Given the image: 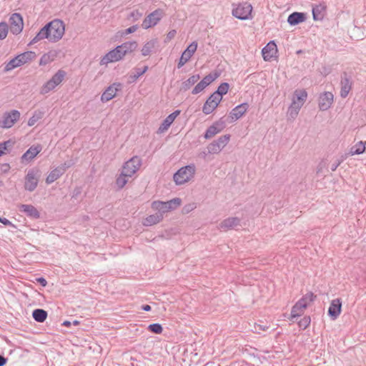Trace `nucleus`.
Segmentation results:
<instances>
[{
	"label": "nucleus",
	"instance_id": "nucleus-54",
	"mask_svg": "<svg viewBox=\"0 0 366 366\" xmlns=\"http://www.w3.org/2000/svg\"><path fill=\"white\" fill-rule=\"evenodd\" d=\"M137 30V26H132L125 30V34H129L135 32Z\"/></svg>",
	"mask_w": 366,
	"mask_h": 366
},
{
	"label": "nucleus",
	"instance_id": "nucleus-41",
	"mask_svg": "<svg viewBox=\"0 0 366 366\" xmlns=\"http://www.w3.org/2000/svg\"><path fill=\"white\" fill-rule=\"evenodd\" d=\"M229 89V84L227 83H222L219 87L217 88V90L214 92V94H216L218 98H222L224 94H226Z\"/></svg>",
	"mask_w": 366,
	"mask_h": 366
},
{
	"label": "nucleus",
	"instance_id": "nucleus-2",
	"mask_svg": "<svg viewBox=\"0 0 366 366\" xmlns=\"http://www.w3.org/2000/svg\"><path fill=\"white\" fill-rule=\"evenodd\" d=\"M307 98V92L305 89H298L295 90L292 97V102L287 110L288 117L291 119H294L297 117L300 110L304 105Z\"/></svg>",
	"mask_w": 366,
	"mask_h": 366
},
{
	"label": "nucleus",
	"instance_id": "nucleus-5",
	"mask_svg": "<svg viewBox=\"0 0 366 366\" xmlns=\"http://www.w3.org/2000/svg\"><path fill=\"white\" fill-rule=\"evenodd\" d=\"M35 56L36 54L33 51H26L19 54L6 64L4 71L5 72L11 71L12 69L31 61L35 58Z\"/></svg>",
	"mask_w": 366,
	"mask_h": 366
},
{
	"label": "nucleus",
	"instance_id": "nucleus-42",
	"mask_svg": "<svg viewBox=\"0 0 366 366\" xmlns=\"http://www.w3.org/2000/svg\"><path fill=\"white\" fill-rule=\"evenodd\" d=\"M43 112L40 111L34 112L33 116L28 120V125L29 127L34 125L39 119L43 117Z\"/></svg>",
	"mask_w": 366,
	"mask_h": 366
},
{
	"label": "nucleus",
	"instance_id": "nucleus-53",
	"mask_svg": "<svg viewBox=\"0 0 366 366\" xmlns=\"http://www.w3.org/2000/svg\"><path fill=\"white\" fill-rule=\"evenodd\" d=\"M342 162V159H336L335 160L332 164H331V166H330V169L332 171H335L337 169V168L339 167V165L341 164V162Z\"/></svg>",
	"mask_w": 366,
	"mask_h": 366
},
{
	"label": "nucleus",
	"instance_id": "nucleus-10",
	"mask_svg": "<svg viewBox=\"0 0 366 366\" xmlns=\"http://www.w3.org/2000/svg\"><path fill=\"white\" fill-rule=\"evenodd\" d=\"M124 58L122 52L117 46L115 49L106 54L100 61L101 65H107L109 63L117 62Z\"/></svg>",
	"mask_w": 366,
	"mask_h": 366
},
{
	"label": "nucleus",
	"instance_id": "nucleus-13",
	"mask_svg": "<svg viewBox=\"0 0 366 366\" xmlns=\"http://www.w3.org/2000/svg\"><path fill=\"white\" fill-rule=\"evenodd\" d=\"M10 31L14 34H19L24 27V23L21 16L19 14L14 13L9 18Z\"/></svg>",
	"mask_w": 366,
	"mask_h": 366
},
{
	"label": "nucleus",
	"instance_id": "nucleus-51",
	"mask_svg": "<svg viewBox=\"0 0 366 366\" xmlns=\"http://www.w3.org/2000/svg\"><path fill=\"white\" fill-rule=\"evenodd\" d=\"M74 164V162L72 159L68 160L62 164L61 166L58 167L59 168L64 169V172L66 170V169L71 167Z\"/></svg>",
	"mask_w": 366,
	"mask_h": 366
},
{
	"label": "nucleus",
	"instance_id": "nucleus-30",
	"mask_svg": "<svg viewBox=\"0 0 366 366\" xmlns=\"http://www.w3.org/2000/svg\"><path fill=\"white\" fill-rule=\"evenodd\" d=\"M118 46L119 47L123 56H124L126 54L132 53L137 49V43L134 41H127L123 43L121 45H119Z\"/></svg>",
	"mask_w": 366,
	"mask_h": 366
},
{
	"label": "nucleus",
	"instance_id": "nucleus-46",
	"mask_svg": "<svg viewBox=\"0 0 366 366\" xmlns=\"http://www.w3.org/2000/svg\"><path fill=\"white\" fill-rule=\"evenodd\" d=\"M207 150L209 154H218L222 151L214 141L207 146Z\"/></svg>",
	"mask_w": 366,
	"mask_h": 366
},
{
	"label": "nucleus",
	"instance_id": "nucleus-22",
	"mask_svg": "<svg viewBox=\"0 0 366 366\" xmlns=\"http://www.w3.org/2000/svg\"><path fill=\"white\" fill-rule=\"evenodd\" d=\"M342 302L340 299H335L332 300L329 310L328 315L332 320H336L341 313Z\"/></svg>",
	"mask_w": 366,
	"mask_h": 366
},
{
	"label": "nucleus",
	"instance_id": "nucleus-57",
	"mask_svg": "<svg viewBox=\"0 0 366 366\" xmlns=\"http://www.w3.org/2000/svg\"><path fill=\"white\" fill-rule=\"evenodd\" d=\"M37 282H39L43 287H45L47 284L46 280L43 277L38 278Z\"/></svg>",
	"mask_w": 366,
	"mask_h": 366
},
{
	"label": "nucleus",
	"instance_id": "nucleus-15",
	"mask_svg": "<svg viewBox=\"0 0 366 366\" xmlns=\"http://www.w3.org/2000/svg\"><path fill=\"white\" fill-rule=\"evenodd\" d=\"M218 77L217 74H209L204 76L193 89L192 93L197 94L202 92L207 86L212 83Z\"/></svg>",
	"mask_w": 366,
	"mask_h": 366
},
{
	"label": "nucleus",
	"instance_id": "nucleus-60",
	"mask_svg": "<svg viewBox=\"0 0 366 366\" xmlns=\"http://www.w3.org/2000/svg\"><path fill=\"white\" fill-rule=\"evenodd\" d=\"M142 310L144 311H149L151 310V307L148 305H145L142 306Z\"/></svg>",
	"mask_w": 366,
	"mask_h": 366
},
{
	"label": "nucleus",
	"instance_id": "nucleus-11",
	"mask_svg": "<svg viewBox=\"0 0 366 366\" xmlns=\"http://www.w3.org/2000/svg\"><path fill=\"white\" fill-rule=\"evenodd\" d=\"M141 164V159L138 157H133L124 164L122 172L126 173L127 176L132 177L139 169Z\"/></svg>",
	"mask_w": 366,
	"mask_h": 366
},
{
	"label": "nucleus",
	"instance_id": "nucleus-21",
	"mask_svg": "<svg viewBox=\"0 0 366 366\" xmlns=\"http://www.w3.org/2000/svg\"><path fill=\"white\" fill-rule=\"evenodd\" d=\"M249 105L247 103L241 104L234 107L229 114V118L232 122H234L241 118L247 111Z\"/></svg>",
	"mask_w": 366,
	"mask_h": 366
},
{
	"label": "nucleus",
	"instance_id": "nucleus-8",
	"mask_svg": "<svg viewBox=\"0 0 366 366\" xmlns=\"http://www.w3.org/2000/svg\"><path fill=\"white\" fill-rule=\"evenodd\" d=\"M21 114L18 110H11L3 114L0 120V127L9 129L20 119Z\"/></svg>",
	"mask_w": 366,
	"mask_h": 366
},
{
	"label": "nucleus",
	"instance_id": "nucleus-33",
	"mask_svg": "<svg viewBox=\"0 0 366 366\" xmlns=\"http://www.w3.org/2000/svg\"><path fill=\"white\" fill-rule=\"evenodd\" d=\"M157 44V40L156 39L147 41V43H145V44L143 46L142 49V54L143 56L149 55L150 53L154 49Z\"/></svg>",
	"mask_w": 366,
	"mask_h": 366
},
{
	"label": "nucleus",
	"instance_id": "nucleus-26",
	"mask_svg": "<svg viewBox=\"0 0 366 366\" xmlns=\"http://www.w3.org/2000/svg\"><path fill=\"white\" fill-rule=\"evenodd\" d=\"M19 209L29 217L38 219L40 217V213L37 209L31 204H20Z\"/></svg>",
	"mask_w": 366,
	"mask_h": 366
},
{
	"label": "nucleus",
	"instance_id": "nucleus-24",
	"mask_svg": "<svg viewBox=\"0 0 366 366\" xmlns=\"http://www.w3.org/2000/svg\"><path fill=\"white\" fill-rule=\"evenodd\" d=\"M224 123L222 121L215 122L207 129L204 134L205 139L212 138L217 134L222 132L224 129Z\"/></svg>",
	"mask_w": 366,
	"mask_h": 366
},
{
	"label": "nucleus",
	"instance_id": "nucleus-37",
	"mask_svg": "<svg viewBox=\"0 0 366 366\" xmlns=\"http://www.w3.org/2000/svg\"><path fill=\"white\" fill-rule=\"evenodd\" d=\"M365 144L366 142H363L362 141L357 142L355 145H354L350 150V153L352 155L354 154H362L365 150Z\"/></svg>",
	"mask_w": 366,
	"mask_h": 366
},
{
	"label": "nucleus",
	"instance_id": "nucleus-4",
	"mask_svg": "<svg viewBox=\"0 0 366 366\" xmlns=\"http://www.w3.org/2000/svg\"><path fill=\"white\" fill-rule=\"evenodd\" d=\"M196 167L192 164L180 168L173 177L177 185L184 184L190 181L194 176Z\"/></svg>",
	"mask_w": 366,
	"mask_h": 366
},
{
	"label": "nucleus",
	"instance_id": "nucleus-29",
	"mask_svg": "<svg viewBox=\"0 0 366 366\" xmlns=\"http://www.w3.org/2000/svg\"><path fill=\"white\" fill-rule=\"evenodd\" d=\"M162 219V215L157 212L156 214H151L146 217L143 220L142 224L146 227H149L160 222Z\"/></svg>",
	"mask_w": 366,
	"mask_h": 366
},
{
	"label": "nucleus",
	"instance_id": "nucleus-40",
	"mask_svg": "<svg viewBox=\"0 0 366 366\" xmlns=\"http://www.w3.org/2000/svg\"><path fill=\"white\" fill-rule=\"evenodd\" d=\"M129 176H127L126 173L122 171L121 174L117 177L116 184L119 188H123L124 185L128 182Z\"/></svg>",
	"mask_w": 366,
	"mask_h": 366
},
{
	"label": "nucleus",
	"instance_id": "nucleus-25",
	"mask_svg": "<svg viewBox=\"0 0 366 366\" xmlns=\"http://www.w3.org/2000/svg\"><path fill=\"white\" fill-rule=\"evenodd\" d=\"M42 147L41 145L37 144L31 146L27 151L21 156V162H29L36 157L41 151Z\"/></svg>",
	"mask_w": 366,
	"mask_h": 366
},
{
	"label": "nucleus",
	"instance_id": "nucleus-17",
	"mask_svg": "<svg viewBox=\"0 0 366 366\" xmlns=\"http://www.w3.org/2000/svg\"><path fill=\"white\" fill-rule=\"evenodd\" d=\"M162 18V11L160 10H155L149 14L143 21L142 28L147 29L152 26H155Z\"/></svg>",
	"mask_w": 366,
	"mask_h": 366
},
{
	"label": "nucleus",
	"instance_id": "nucleus-20",
	"mask_svg": "<svg viewBox=\"0 0 366 366\" xmlns=\"http://www.w3.org/2000/svg\"><path fill=\"white\" fill-rule=\"evenodd\" d=\"M241 219L238 217H230L222 221L219 225V228L223 230L236 229L240 226Z\"/></svg>",
	"mask_w": 366,
	"mask_h": 366
},
{
	"label": "nucleus",
	"instance_id": "nucleus-7",
	"mask_svg": "<svg viewBox=\"0 0 366 366\" xmlns=\"http://www.w3.org/2000/svg\"><path fill=\"white\" fill-rule=\"evenodd\" d=\"M41 174L38 169H31L25 177L24 188L29 192H33L37 187Z\"/></svg>",
	"mask_w": 366,
	"mask_h": 366
},
{
	"label": "nucleus",
	"instance_id": "nucleus-28",
	"mask_svg": "<svg viewBox=\"0 0 366 366\" xmlns=\"http://www.w3.org/2000/svg\"><path fill=\"white\" fill-rule=\"evenodd\" d=\"M306 20V14L300 12H293L287 18V22L291 26H295Z\"/></svg>",
	"mask_w": 366,
	"mask_h": 366
},
{
	"label": "nucleus",
	"instance_id": "nucleus-62",
	"mask_svg": "<svg viewBox=\"0 0 366 366\" xmlns=\"http://www.w3.org/2000/svg\"><path fill=\"white\" fill-rule=\"evenodd\" d=\"M71 325V322H69V321H67V320H66V321H64V322H63V325L66 326V327H68V326H69V325Z\"/></svg>",
	"mask_w": 366,
	"mask_h": 366
},
{
	"label": "nucleus",
	"instance_id": "nucleus-56",
	"mask_svg": "<svg viewBox=\"0 0 366 366\" xmlns=\"http://www.w3.org/2000/svg\"><path fill=\"white\" fill-rule=\"evenodd\" d=\"M0 222L4 224V225H11V222L6 218L0 217Z\"/></svg>",
	"mask_w": 366,
	"mask_h": 366
},
{
	"label": "nucleus",
	"instance_id": "nucleus-45",
	"mask_svg": "<svg viewBox=\"0 0 366 366\" xmlns=\"http://www.w3.org/2000/svg\"><path fill=\"white\" fill-rule=\"evenodd\" d=\"M148 330L155 334H161L163 329L160 324L159 323H154L151 324L148 326Z\"/></svg>",
	"mask_w": 366,
	"mask_h": 366
},
{
	"label": "nucleus",
	"instance_id": "nucleus-14",
	"mask_svg": "<svg viewBox=\"0 0 366 366\" xmlns=\"http://www.w3.org/2000/svg\"><path fill=\"white\" fill-rule=\"evenodd\" d=\"M334 101V95L332 92H325L320 94L318 100L319 108L321 111L329 109Z\"/></svg>",
	"mask_w": 366,
	"mask_h": 366
},
{
	"label": "nucleus",
	"instance_id": "nucleus-12",
	"mask_svg": "<svg viewBox=\"0 0 366 366\" xmlns=\"http://www.w3.org/2000/svg\"><path fill=\"white\" fill-rule=\"evenodd\" d=\"M340 97L342 98H346L352 86V77L348 75L346 72H344L340 77Z\"/></svg>",
	"mask_w": 366,
	"mask_h": 366
},
{
	"label": "nucleus",
	"instance_id": "nucleus-19",
	"mask_svg": "<svg viewBox=\"0 0 366 366\" xmlns=\"http://www.w3.org/2000/svg\"><path fill=\"white\" fill-rule=\"evenodd\" d=\"M122 88V84L120 83H114L110 85L102 94L101 97V100L102 102H107L112 99H113L117 92L120 90Z\"/></svg>",
	"mask_w": 366,
	"mask_h": 366
},
{
	"label": "nucleus",
	"instance_id": "nucleus-16",
	"mask_svg": "<svg viewBox=\"0 0 366 366\" xmlns=\"http://www.w3.org/2000/svg\"><path fill=\"white\" fill-rule=\"evenodd\" d=\"M197 49V43L192 42L182 53L178 63V68L183 66L193 56Z\"/></svg>",
	"mask_w": 366,
	"mask_h": 366
},
{
	"label": "nucleus",
	"instance_id": "nucleus-43",
	"mask_svg": "<svg viewBox=\"0 0 366 366\" xmlns=\"http://www.w3.org/2000/svg\"><path fill=\"white\" fill-rule=\"evenodd\" d=\"M230 139V135L229 134H225L224 136L220 137L214 142L219 147L220 149L222 150L229 142Z\"/></svg>",
	"mask_w": 366,
	"mask_h": 366
},
{
	"label": "nucleus",
	"instance_id": "nucleus-47",
	"mask_svg": "<svg viewBox=\"0 0 366 366\" xmlns=\"http://www.w3.org/2000/svg\"><path fill=\"white\" fill-rule=\"evenodd\" d=\"M197 207V204L195 202H190L185 204L182 209V214H189L192 211H193Z\"/></svg>",
	"mask_w": 366,
	"mask_h": 366
},
{
	"label": "nucleus",
	"instance_id": "nucleus-9",
	"mask_svg": "<svg viewBox=\"0 0 366 366\" xmlns=\"http://www.w3.org/2000/svg\"><path fill=\"white\" fill-rule=\"evenodd\" d=\"M252 6L247 2L238 4L232 9V15L241 20L252 19Z\"/></svg>",
	"mask_w": 366,
	"mask_h": 366
},
{
	"label": "nucleus",
	"instance_id": "nucleus-36",
	"mask_svg": "<svg viewBox=\"0 0 366 366\" xmlns=\"http://www.w3.org/2000/svg\"><path fill=\"white\" fill-rule=\"evenodd\" d=\"M305 310L297 302L292 308L290 319L293 320L295 318L300 317L304 313Z\"/></svg>",
	"mask_w": 366,
	"mask_h": 366
},
{
	"label": "nucleus",
	"instance_id": "nucleus-48",
	"mask_svg": "<svg viewBox=\"0 0 366 366\" xmlns=\"http://www.w3.org/2000/svg\"><path fill=\"white\" fill-rule=\"evenodd\" d=\"M8 34V25L5 22L0 23V39H4Z\"/></svg>",
	"mask_w": 366,
	"mask_h": 366
},
{
	"label": "nucleus",
	"instance_id": "nucleus-38",
	"mask_svg": "<svg viewBox=\"0 0 366 366\" xmlns=\"http://www.w3.org/2000/svg\"><path fill=\"white\" fill-rule=\"evenodd\" d=\"M200 76L199 74L192 75L188 79L182 83V86L184 90L189 89L192 85L197 82Z\"/></svg>",
	"mask_w": 366,
	"mask_h": 366
},
{
	"label": "nucleus",
	"instance_id": "nucleus-18",
	"mask_svg": "<svg viewBox=\"0 0 366 366\" xmlns=\"http://www.w3.org/2000/svg\"><path fill=\"white\" fill-rule=\"evenodd\" d=\"M222 98H218L216 94H212L206 101L203 107L202 112L205 114H211L219 105Z\"/></svg>",
	"mask_w": 366,
	"mask_h": 366
},
{
	"label": "nucleus",
	"instance_id": "nucleus-1",
	"mask_svg": "<svg viewBox=\"0 0 366 366\" xmlns=\"http://www.w3.org/2000/svg\"><path fill=\"white\" fill-rule=\"evenodd\" d=\"M65 25L60 19H54L46 24L31 41L30 44L47 39L50 42H56L64 34Z\"/></svg>",
	"mask_w": 366,
	"mask_h": 366
},
{
	"label": "nucleus",
	"instance_id": "nucleus-27",
	"mask_svg": "<svg viewBox=\"0 0 366 366\" xmlns=\"http://www.w3.org/2000/svg\"><path fill=\"white\" fill-rule=\"evenodd\" d=\"M180 114L179 110H176L172 114H170L162 122L160 127L158 129L159 133H163L167 131L170 125L173 123L174 119L179 116Z\"/></svg>",
	"mask_w": 366,
	"mask_h": 366
},
{
	"label": "nucleus",
	"instance_id": "nucleus-58",
	"mask_svg": "<svg viewBox=\"0 0 366 366\" xmlns=\"http://www.w3.org/2000/svg\"><path fill=\"white\" fill-rule=\"evenodd\" d=\"M10 169V167L8 164H4L1 166V170L3 172H7Z\"/></svg>",
	"mask_w": 366,
	"mask_h": 366
},
{
	"label": "nucleus",
	"instance_id": "nucleus-63",
	"mask_svg": "<svg viewBox=\"0 0 366 366\" xmlns=\"http://www.w3.org/2000/svg\"><path fill=\"white\" fill-rule=\"evenodd\" d=\"M72 324L74 325H79V322L78 320H74V321H73Z\"/></svg>",
	"mask_w": 366,
	"mask_h": 366
},
{
	"label": "nucleus",
	"instance_id": "nucleus-61",
	"mask_svg": "<svg viewBox=\"0 0 366 366\" xmlns=\"http://www.w3.org/2000/svg\"><path fill=\"white\" fill-rule=\"evenodd\" d=\"M207 154H208V152H202L200 153L199 156L204 159V158H206Z\"/></svg>",
	"mask_w": 366,
	"mask_h": 366
},
{
	"label": "nucleus",
	"instance_id": "nucleus-35",
	"mask_svg": "<svg viewBox=\"0 0 366 366\" xmlns=\"http://www.w3.org/2000/svg\"><path fill=\"white\" fill-rule=\"evenodd\" d=\"M315 296L312 293H307L304 295L297 303L301 305L302 307L306 309L307 305L314 300Z\"/></svg>",
	"mask_w": 366,
	"mask_h": 366
},
{
	"label": "nucleus",
	"instance_id": "nucleus-52",
	"mask_svg": "<svg viewBox=\"0 0 366 366\" xmlns=\"http://www.w3.org/2000/svg\"><path fill=\"white\" fill-rule=\"evenodd\" d=\"M176 34H177L176 30H172V31H169L168 34H167L164 41L166 43L169 42L170 40H172L175 36Z\"/></svg>",
	"mask_w": 366,
	"mask_h": 366
},
{
	"label": "nucleus",
	"instance_id": "nucleus-50",
	"mask_svg": "<svg viewBox=\"0 0 366 366\" xmlns=\"http://www.w3.org/2000/svg\"><path fill=\"white\" fill-rule=\"evenodd\" d=\"M310 317L309 316L304 317L299 322V326L302 329H306L310 324Z\"/></svg>",
	"mask_w": 366,
	"mask_h": 366
},
{
	"label": "nucleus",
	"instance_id": "nucleus-34",
	"mask_svg": "<svg viewBox=\"0 0 366 366\" xmlns=\"http://www.w3.org/2000/svg\"><path fill=\"white\" fill-rule=\"evenodd\" d=\"M33 318L39 322H43L46 319L47 312L42 309H36L32 313Z\"/></svg>",
	"mask_w": 366,
	"mask_h": 366
},
{
	"label": "nucleus",
	"instance_id": "nucleus-55",
	"mask_svg": "<svg viewBox=\"0 0 366 366\" xmlns=\"http://www.w3.org/2000/svg\"><path fill=\"white\" fill-rule=\"evenodd\" d=\"M9 143V142H5L0 144V156L4 153V151L6 149V144Z\"/></svg>",
	"mask_w": 366,
	"mask_h": 366
},
{
	"label": "nucleus",
	"instance_id": "nucleus-44",
	"mask_svg": "<svg viewBox=\"0 0 366 366\" xmlns=\"http://www.w3.org/2000/svg\"><path fill=\"white\" fill-rule=\"evenodd\" d=\"M148 70V66H144L142 69L140 68H136L134 69V71L131 75V78L133 79V81L137 80L139 76L143 75Z\"/></svg>",
	"mask_w": 366,
	"mask_h": 366
},
{
	"label": "nucleus",
	"instance_id": "nucleus-3",
	"mask_svg": "<svg viewBox=\"0 0 366 366\" xmlns=\"http://www.w3.org/2000/svg\"><path fill=\"white\" fill-rule=\"evenodd\" d=\"M182 199L179 197H176L167 202L154 201L152 203L151 207L152 209L159 212L164 217V214L165 213L175 210L182 204Z\"/></svg>",
	"mask_w": 366,
	"mask_h": 366
},
{
	"label": "nucleus",
	"instance_id": "nucleus-39",
	"mask_svg": "<svg viewBox=\"0 0 366 366\" xmlns=\"http://www.w3.org/2000/svg\"><path fill=\"white\" fill-rule=\"evenodd\" d=\"M325 7L322 5H316L312 7V15L315 20H319L322 18V12L325 10Z\"/></svg>",
	"mask_w": 366,
	"mask_h": 366
},
{
	"label": "nucleus",
	"instance_id": "nucleus-23",
	"mask_svg": "<svg viewBox=\"0 0 366 366\" xmlns=\"http://www.w3.org/2000/svg\"><path fill=\"white\" fill-rule=\"evenodd\" d=\"M277 45L274 41H269L262 50L263 59L269 61L277 53Z\"/></svg>",
	"mask_w": 366,
	"mask_h": 366
},
{
	"label": "nucleus",
	"instance_id": "nucleus-49",
	"mask_svg": "<svg viewBox=\"0 0 366 366\" xmlns=\"http://www.w3.org/2000/svg\"><path fill=\"white\" fill-rule=\"evenodd\" d=\"M269 329V327L267 325L263 324V322H260L259 323H256L254 326V332L260 334L263 331H266Z\"/></svg>",
	"mask_w": 366,
	"mask_h": 366
},
{
	"label": "nucleus",
	"instance_id": "nucleus-31",
	"mask_svg": "<svg viewBox=\"0 0 366 366\" xmlns=\"http://www.w3.org/2000/svg\"><path fill=\"white\" fill-rule=\"evenodd\" d=\"M64 174V169L56 167L51 170L46 179L47 184L53 183Z\"/></svg>",
	"mask_w": 366,
	"mask_h": 366
},
{
	"label": "nucleus",
	"instance_id": "nucleus-32",
	"mask_svg": "<svg viewBox=\"0 0 366 366\" xmlns=\"http://www.w3.org/2000/svg\"><path fill=\"white\" fill-rule=\"evenodd\" d=\"M57 56V52L56 51H50L46 54L42 55L40 59L39 64L42 66H45L51 61H54Z\"/></svg>",
	"mask_w": 366,
	"mask_h": 366
},
{
	"label": "nucleus",
	"instance_id": "nucleus-59",
	"mask_svg": "<svg viewBox=\"0 0 366 366\" xmlns=\"http://www.w3.org/2000/svg\"><path fill=\"white\" fill-rule=\"evenodd\" d=\"M7 359L4 356L0 355V366H4L6 365Z\"/></svg>",
	"mask_w": 366,
	"mask_h": 366
},
{
	"label": "nucleus",
	"instance_id": "nucleus-6",
	"mask_svg": "<svg viewBox=\"0 0 366 366\" xmlns=\"http://www.w3.org/2000/svg\"><path fill=\"white\" fill-rule=\"evenodd\" d=\"M65 71L63 70H59L48 81H46L41 88L40 93L41 94H46L49 92L54 89L58 85H59L65 76Z\"/></svg>",
	"mask_w": 366,
	"mask_h": 366
}]
</instances>
